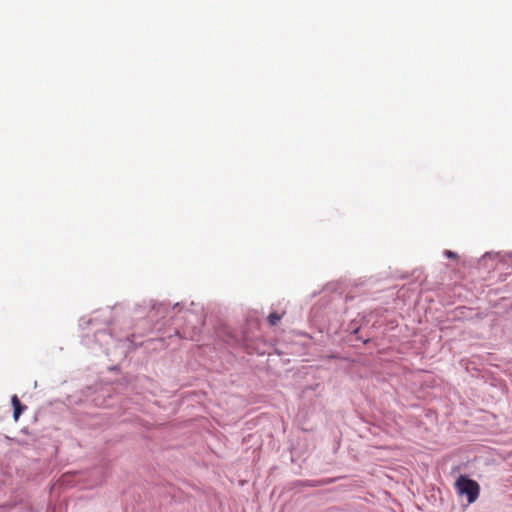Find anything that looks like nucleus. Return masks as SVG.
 <instances>
[{
	"mask_svg": "<svg viewBox=\"0 0 512 512\" xmlns=\"http://www.w3.org/2000/svg\"><path fill=\"white\" fill-rule=\"evenodd\" d=\"M444 255L448 258H451V259H456L457 258V254L453 251H450V250H446L444 252Z\"/></svg>",
	"mask_w": 512,
	"mask_h": 512,
	"instance_id": "nucleus-4",
	"label": "nucleus"
},
{
	"mask_svg": "<svg viewBox=\"0 0 512 512\" xmlns=\"http://www.w3.org/2000/svg\"><path fill=\"white\" fill-rule=\"evenodd\" d=\"M283 314L278 313H270L268 316V322L270 325L275 326L278 324V322L282 319Z\"/></svg>",
	"mask_w": 512,
	"mask_h": 512,
	"instance_id": "nucleus-3",
	"label": "nucleus"
},
{
	"mask_svg": "<svg viewBox=\"0 0 512 512\" xmlns=\"http://www.w3.org/2000/svg\"><path fill=\"white\" fill-rule=\"evenodd\" d=\"M11 402L14 408L13 418L15 421H18L20 415L27 409L26 405H23L17 395H13L11 398Z\"/></svg>",
	"mask_w": 512,
	"mask_h": 512,
	"instance_id": "nucleus-2",
	"label": "nucleus"
},
{
	"mask_svg": "<svg viewBox=\"0 0 512 512\" xmlns=\"http://www.w3.org/2000/svg\"><path fill=\"white\" fill-rule=\"evenodd\" d=\"M456 490L460 495H466L468 503L475 502L479 496L480 486L479 484L468 478L467 476L461 475L455 483Z\"/></svg>",
	"mask_w": 512,
	"mask_h": 512,
	"instance_id": "nucleus-1",
	"label": "nucleus"
}]
</instances>
